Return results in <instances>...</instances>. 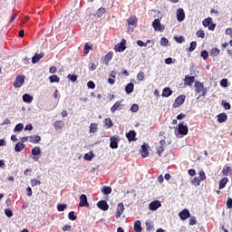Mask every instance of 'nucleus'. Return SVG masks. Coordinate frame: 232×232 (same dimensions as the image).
Returning a JSON list of instances; mask_svg holds the SVG:
<instances>
[{
    "mask_svg": "<svg viewBox=\"0 0 232 232\" xmlns=\"http://www.w3.org/2000/svg\"><path fill=\"white\" fill-rule=\"evenodd\" d=\"M177 19L179 23H182V21L186 19V13H184V9L179 8L177 10Z\"/></svg>",
    "mask_w": 232,
    "mask_h": 232,
    "instance_id": "nucleus-12",
    "label": "nucleus"
},
{
    "mask_svg": "<svg viewBox=\"0 0 232 232\" xmlns=\"http://www.w3.org/2000/svg\"><path fill=\"white\" fill-rule=\"evenodd\" d=\"M146 227H147V231H153L154 229L153 225L148 221L146 222Z\"/></svg>",
    "mask_w": 232,
    "mask_h": 232,
    "instance_id": "nucleus-55",
    "label": "nucleus"
},
{
    "mask_svg": "<svg viewBox=\"0 0 232 232\" xmlns=\"http://www.w3.org/2000/svg\"><path fill=\"white\" fill-rule=\"evenodd\" d=\"M24 148H26V145H24V143L19 141L14 146V151H16V153H19V151H23V150H24Z\"/></svg>",
    "mask_w": 232,
    "mask_h": 232,
    "instance_id": "nucleus-19",
    "label": "nucleus"
},
{
    "mask_svg": "<svg viewBox=\"0 0 232 232\" xmlns=\"http://www.w3.org/2000/svg\"><path fill=\"white\" fill-rule=\"evenodd\" d=\"M156 150H157V154L159 155V157H162V153H164V146L159 145L156 147Z\"/></svg>",
    "mask_w": 232,
    "mask_h": 232,
    "instance_id": "nucleus-38",
    "label": "nucleus"
},
{
    "mask_svg": "<svg viewBox=\"0 0 232 232\" xmlns=\"http://www.w3.org/2000/svg\"><path fill=\"white\" fill-rule=\"evenodd\" d=\"M227 208L228 209H232V198H228L227 199Z\"/></svg>",
    "mask_w": 232,
    "mask_h": 232,
    "instance_id": "nucleus-57",
    "label": "nucleus"
},
{
    "mask_svg": "<svg viewBox=\"0 0 232 232\" xmlns=\"http://www.w3.org/2000/svg\"><path fill=\"white\" fill-rule=\"evenodd\" d=\"M121 102H116L113 106L111 108V113H115V111H121Z\"/></svg>",
    "mask_w": 232,
    "mask_h": 232,
    "instance_id": "nucleus-23",
    "label": "nucleus"
},
{
    "mask_svg": "<svg viewBox=\"0 0 232 232\" xmlns=\"http://www.w3.org/2000/svg\"><path fill=\"white\" fill-rule=\"evenodd\" d=\"M124 213V203L118 204L117 211H116V218H121V216Z\"/></svg>",
    "mask_w": 232,
    "mask_h": 232,
    "instance_id": "nucleus-17",
    "label": "nucleus"
},
{
    "mask_svg": "<svg viewBox=\"0 0 232 232\" xmlns=\"http://www.w3.org/2000/svg\"><path fill=\"white\" fill-rule=\"evenodd\" d=\"M202 24L205 27L208 26V30H211L212 32L213 30H215V27L217 26V24H213V19L211 17L204 19Z\"/></svg>",
    "mask_w": 232,
    "mask_h": 232,
    "instance_id": "nucleus-2",
    "label": "nucleus"
},
{
    "mask_svg": "<svg viewBox=\"0 0 232 232\" xmlns=\"http://www.w3.org/2000/svg\"><path fill=\"white\" fill-rule=\"evenodd\" d=\"M198 175H199V180L201 182H204V180H206V172H204V170H199L198 172Z\"/></svg>",
    "mask_w": 232,
    "mask_h": 232,
    "instance_id": "nucleus-41",
    "label": "nucleus"
},
{
    "mask_svg": "<svg viewBox=\"0 0 232 232\" xmlns=\"http://www.w3.org/2000/svg\"><path fill=\"white\" fill-rule=\"evenodd\" d=\"M67 79L72 81V82H75V81H77V75H75V74H68Z\"/></svg>",
    "mask_w": 232,
    "mask_h": 232,
    "instance_id": "nucleus-53",
    "label": "nucleus"
},
{
    "mask_svg": "<svg viewBox=\"0 0 232 232\" xmlns=\"http://www.w3.org/2000/svg\"><path fill=\"white\" fill-rule=\"evenodd\" d=\"M5 213L8 218H12V217H14V212L11 208H5Z\"/></svg>",
    "mask_w": 232,
    "mask_h": 232,
    "instance_id": "nucleus-45",
    "label": "nucleus"
},
{
    "mask_svg": "<svg viewBox=\"0 0 232 232\" xmlns=\"http://www.w3.org/2000/svg\"><path fill=\"white\" fill-rule=\"evenodd\" d=\"M67 208H68V205H66V204H58L57 205V209L60 212L64 211V209H66Z\"/></svg>",
    "mask_w": 232,
    "mask_h": 232,
    "instance_id": "nucleus-43",
    "label": "nucleus"
},
{
    "mask_svg": "<svg viewBox=\"0 0 232 232\" xmlns=\"http://www.w3.org/2000/svg\"><path fill=\"white\" fill-rule=\"evenodd\" d=\"M196 48H197V42H191L188 47V52H194Z\"/></svg>",
    "mask_w": 232,
    "mask_h": 232,
    "instance_id": "nucleus-50",
    "label": "nucleus"
},
{
    "mask_svg": "<svg viewBox=\"0 0 232 232\" xmlns=\"http://www.w3.org/2000/svg\"><path fill=\"white\" fill-rule=\"evenodd\" d=\"M134 231L135 232H142V223L140 220L135 221L134 223Z\"/></svg>",
    "mask_w": 232,
    "mask_h": 232,
    "instance_id": "nucleus-29",
    "label": "nucleus"
},
{
    "mask_svg": "<svg viewBox=\"0 0 232 232\" xmlns=\"http://www.w3.org/2000/svg\"><path fill=\"white\" fill-rule=\"evenodd\" d=\"M79 206L81 208H90V204L88 203V197L85 194H82L80 196V203Z\"/></svg>",
    "mask_w": 232,
    "mask_h": 232,
    "instance_id": "nucleus-8",
    "label": "nucleus"
},
{
    "mask_svg": "<svg viewBox=\"0 0 232 232\" xmlns=\"http://www.w3.org/2000/svg\"><path fill=\"white\" fill-rule=\"evenodd\" d=\"M87 86H88V88H90L91 90H94V88H95V82L90 81V82H87Z\"/></svg>",
    "mask_w": 232,
    "mask_h": 232,
    "instance_id": "nucleus-60",
    "label": "nucleus"
},
{
    "mask_svg": "<svg viewBox=\"0 0 232 232\" xmlns=\"http://www.w3.org/2000/svg\"><path fill=\"white\" fill-rule=\"evenodd\" d=\"M31 185H32V187L34 188V186H39V185H41V181L40 180H38V179H32L31 180Z\"/></svg>",
    "mask_w": 232,
    "mask_h": 232,
    "instance_id": "nucleus-56",
    "label": "nucleus"
},
{
    "mask_svg": "<svg viewBox=\"0 0 232 232\" xmlns=\"http://www.w3.org/2000/svg\"><path fill=\"white\" fill-rule=\"evenodd\" d=\"M97 206L99 209H102V211H108L110 209V205H108V202L106 200H101L97 203Z\"/></svg>",
    "mask_w": 232,
    "mask_h": 232,
    "instance_id": "nucleus-11",
    "label": "nucleus"
},
{
    "mask_svg": "<svg viewBox=\"0 0 232 232\" xmlns=\"http://www.w3.org/2000/svg\"><path fill=\"white\" fill-rule=\"evenodd\" d=\"M130 111H132L133 113H137V111H139V105L138 104H132L130 106Z\"/></svg>",
    "mask_w": 232,
    "mask_h": 232,
    "instance_id": "nucleus-52",
    "label": "nucleus"
},
{
    "mask_svg": "<svg viewBox=\"0 0 232 232\" xmlns=\"http://www.w3.org/2000/svg\"><path fill=\"white\" fill-rule=\"evenodd\" d=\"M105 14H106V8H104V7H100L98 9V11L96 12L97 17H102V15Z\"/></svg>",
    "mask_w": 232,
    "mask_h": 232,
    "instance_id": "nucleus-34",
    "label": "nucleus"
},
{
    "mask_svg": "<svg viewBox=\"0 0 232 232\" xmlns=\"http://www.w3.org/2000/svg\"><path fill=\"white\" fill-rule=\"evenodd\" d=\"M29 140L30 142H32V144H38V142H41V136L36 135V136H30L29 137Z\"/></svg>",
    "mask_w": 232,
    "mask_h": 232,
    "instance_id": "nucleus-27",
    "label": "nucleus"
},
{
    "mask_svg": "<svg viewBox=\"0 0 232 232\" xmlns=\"http://www.w3.org/2000/svg\"><path fill=\"white\" fill-rule=\"evenodd\" d=\"M202 181L200 180V179H198V177H194L192 179H191V184H192V186H196V188L197 187H198V186H200V183H201Z\"/></svg>",
    "mask_w": 232,
    "mask_h": 232,
    "instance_id": "nucleus-33",
    "label": "nucleus"
},
{
    "mask_svg": "<svg viewBox=\"0 0 232 232\" xmlns=\"http://www.w3.org/2000/svg\"><path fill=\"white\" fill-rule=\"evenodd\" d=\"M114 50L120 53L124 52L126 50V40L122 39L121 43L114 46Z\"/></svg>",
    "mask_w": 232,
    "mask_h": 232,
    "instance_id": "nucleus-9",
    "label": "nucleus"
},
{
    "mask_svg": "<svg viewBox=\"0 0 232 232\" xmlns=\"http://www.w3.org/2000/svg\"><path fill=\"white\" fill-rule=\"evenodd\" d=\"M148 148H150V145H148V144H143L141 146V157L143 159H146V157H148V155H150V151H148Z\"/></svg>",
    "mask_w": 232,
    "mask_h": 232,
    "instance_id": "nucleus-18",
    "label": "nucleus"
},
{
    "mask_svg": "<svg viewBox=\"0 0 232 232\" xmlns=\"http://www.w3.org/2000/svg\"><path fill=\"white\" fill-rule=\"evenodd\" d=\"M195 93L200 95L199 97H206L208 95V88L204 87V82H195Z\"/></svg>",
    "mask_w": 232,
    "mask_h": 232,
    "instance_id": "nucleus-1",
    "label": "nucleus"
},
{
    "mask_svg": "<svg viewBox=\"0 0 232 232\" xmlns=\"http://www.w3.org/2000/svg\"><path fill=\"white\" fill-rule=\"evenodd\" d=\"M144 77H146V74L144 73V72H140L138 74H137V79L139 81H144Z\"/></svg>",
    "mask_w": 232,
    "mask_h": 232,
    "instance_id": "nucleus-51",
    "label": "nucleus"
},
{
    "mask_svg": "<svg viewBox=\"0 0 232 232\" xmlns=\"http://www.w3.org/2000/svg\"><path fill=\"white\" fill-rule=\"evenodd\" d=\"M168 43H169V41H168V39L166 37H162L160 39V44L161 46H168Z\"/></svg>",
    "mask_w": 232,
    "mask_h": 232,
    "instance_id": "nucleus-54",
    "label": "nucleus"
},
{
    "mask_svg": "<svg viewBox=\"0 0 232 232\" xmlns=\"http://www.w3.org/2000/svg\"><path fill=\"white\" fill-rule=\"evenodd\" d=\"M174 39L176 43H179V44H181V43H184V41H186L184 36H175Z\"/></svg>",
    "mask_w": 232,
    "mask_h": 232,
    "instance_id": "nucleus-47",
    "label": "nucleus"
},
{
    "mask_svg": "<svg viewBox=\"0 0 232 232\" xmlns=\"http://www.w3.org/2000/svg\"><path fill=\"white\" fill-rule=\"evenodd\" d=\"M232 171V168L227 166V165H225L223 167V169H222V173L225 177H227L229 175V173H231Z\"/></svg>",
    "mask_w": 232,
    "mask_h": 232,
    "instance_id": "nucleus-30",
    "label": "nucleus"
},
{
    "mask_svg": "<svg viewBox=\"0 0 232 232\" xmlns=\"http://www.w3.org/2000/svg\"><path fill=\"white\" fill-rule=\"evenodd\" d=\"M200 56L204 59V61H208V57H209V53H208V51H201Z\"/></svg>",
    "mask_w": 232,
    "mask_h": 232,
    "instance_id": "nucleus-44",
    "label": "nucleus"
},
{
    "mask_svg": "<svg viewBox=\"0 0 232 232\" xmlns=\"http://www.w3.org/2000/svg\"><path fill=\"white\" fill-rule=\"evenodd\" d=\"M193 82H195V76H185V86H193Z\"/></svg>",
    "mask_w": 232,
    "mask_h": 232,
    "instance_id": "nucleus-16",
    "label": "nucleus"
},
{
    "mask_svg": "<svg viewBox=\"0 0 232 232\" xmlns=\"http://www.w3.org/2000/svg\"><path fill=\"white\" fill-rule=\"evenodd\" d=\"M227 121V114L226 112H222L218 115V122L222 123Z\"/></svg>",
    "mask_w": 232,
    "mask_h": 232,
    "instance_id": "nucleus-21",
    "label": "nucleus"
},
{
    "mask_svg": "<svg viewBox=\"0 0 232 232\" xmlns=\"http://www.w3.org/2000/svg\"><path fill=\"white\" fill-rule=\"evenodd\" d=\"M23 128H24V125H23V123H18L15 125L14 131H22Z\"/></svg>",
    "mask_w": 232,
    "mask_h": 232,
    "instance_id": "nucleus-46",
    "label": "nucleus"
},
{
    "mask_svg": "<svg viewBox=\"0 0 232 232\" xmlns=\"http://www.w3.org/2000/svg\"><path fill=\"white\" fill-rule=\"evenodd\" d=\"M172 94H173V91H171L169 87H166L163 89L162 97H170V95Z\"/></svg>",
    "mask_w": 232,
    "mask_h": 232,
    "instance_id": "nucleus-26",
    "label": "nucleus"
},
{
    "mask_svg": "<svg viewBox=\"0 0 232 232\" xmlns=\"http://www.w3.org/2000/svg\"><path fill=\"white\" fill-rule=\"evenodd\" d=\"M110 77H111V78L108 79L109 84H111V85L115 84V77H117V72L111 71L110 72Z\"/></svg>",
    "mask_w": 232,
    "mask_h": 232,
    "instance_id": "nucleus-20",
    "label": "nucleus"
},
{
    "mask_svg": "<svg viewBox=\"0 0 232 232\" xmlns=\"http://www.w3.org/2000/svg\"><path fill=\"white\" fill-rule=\"evenodd\" d=\"M89 70H91V72H93V71L97 70V64H95L93 63H91L89 64Z\"/></svg>",
    "mask_w": 232,
    "mask_h": 232,
    "instance_id": "nucleus-59",
    "label": "nucleus"
},
{
    "mask_svg": "<svg viewBox=\"0 0 232 232\" xmlns=\"http://www.w3.org/2000/svg\"><path fill=\"white\" fill-rule=\"evenodd\" d=\"M197 224V218L195 217L190 218L189 226H195Z\"/></svg>",
    "mask_w": 232,
    "mask_h": 232,
    "instance_id": "nucleus-61",
    "label": "nucleus"
},
{
    "mask_svg": "<svg viewBox=\"0 0 232 232\" xmlns=\"http://www.w3.org/2000/svg\"><path fill=\"white\" fill-rule=\"evenodd\" d=\"M23 101H24V102L30 103L34 101V97L30 94L25 93V94L23 95Z\"/></svg>",
    "mask_w": 232,
    "mask_h": 232,
    "instance_id": "nucleus-31",
    "label": "nucleus"
},
{
    "mask_svg": "<svg viewBox=\"0 0 232 232\" xmlns=\"http://www.w3.org/2000/svg\"><path fill=\"white\" fill-rule=\"evenodd\" d=\"M129 26H137L138 19L137 17H130L127 19Z\"/></svg>",
    "mask_w": 232,
    "mask_h": 232,
    "instance_id": "nucleus-28",
    "label": "nucleus"
},
{
    "mask_svg": "<svg viewBox=\"0 0 232 232\" xmlns=\"http://www.w3.org/2000/svg\"><path fill=\"white\" fill-rule=\"evenodd\" d=\"M54 126V130H63V128H64V121H56L53 123Z\"/></svg>",
    "mask_w": 232,
    "mask_h": 232,
    "instance_id": "nucleus-22",
    "label": "nucleus"
},
{
    "mask_svg": "<svg viewBox=\"0 0 232 232\" xmlns=\"http://www.w3.org/2000/svg\"><path fill=\"white\" fill-rule=\"evenodd\" d=\"M188 131L189 129H188L187 125H184V121L179 123L178 133H179V135H187Z\"/></svg>",
    "mask_w": 232,
    "mask_h": 232,
    "instance_id": "nucleus-7",
    "label": "nucleus"
},
{
    "mask_svg": "<svg viewBox=\"0 0 232 232\" xmlns=\"http://www.w3.org/2000/svg\"><path fill=\"white\" fill-rule=\"evenodd\" d=\"M196 35L197 37H200L201 39H204V37H206V34L203 30L197 31Z\"/></svg>",
    "mask_w": 232,
    "mask_h": 232,
    "instance_id": "nucleus-48",
    "label": "nucleus"
},
{
    "mask_svg": "<svg viewBox=\"0 0 232 232\" xmlns=\"http://www.w3.org/2000/svg\"><path fill=\"white\" fill-rule=\"evenodd\" d=\"M160 206H162L160 201L156 200V201H152L150 204L149 208H150V211H157V209H159V208H160Z\"/></svg>",
    "mask_w": 232,
    "mask_h": 232,
    "instance_id": "nucleus-14",
    "label": "nucleus"
},
{
    "mask_svg": "<svg viewBox=\"0 0 232 232\" xmlns=\"http://www.w3.org/2000/svg\"><path fill=\"white\" fill-rule=\"evenodd\" d=\"M68 218H69V220H72V221L77 220V216H75V212L74 211H71L68 214Z\"/></svg>",
    "mask_w": 232,
    "mask_h": 232,
    "instance_id": "nucleus-42",
    "label": "nucleus"
},
{
    "mask_svg": "<svg viewBox=\"0 0 232 232\" xmlns=\"http://www.w3.org/2000/svg\"><path fill=\"white\" fill-rule=\"evenodd\" d=\"M23 84H24V76L18 75L15 78V81L14 82L13 85L14 88H21Z\"/></svg>",
    "mask_w": 232,
    "mask_h": 232,
    "instance_id": "nucleus-6",
    "label": "nucleus"
},
{
    "mask_svg": "<svg viewBox=\"0 0 232 232\" xmlns=\"http://www.w3.org/2000/svg\"><path fill=\"white\" fill-rule=\"evenodd\" d=\"M32 155H34V157H36V155H41V147H34L32 149Z\"/></svg>",
    "mask_w": 232,
    "mask_h": 232,
    "instance_id": "nucleus-35",
    "label": "nucleus"
},
{
    "mask_svg": "<svg viewBox=\"0 0 232 232\" xmlns=\"http://www.w3.org/2000/svg\"><path fill=\"white\" fill-rule=\"evenodd\" d=\"M186 101V95L181 94L178 98H176L173 108H179V106H182Z\"/></svg>",
    "mask_w": 232,
    "mask_h": 232,
    "instance_id": "nucleus-3",
    "label": "nucleus"
},
{
    "mask_svg": "<svg viewBox=\"0 0 232 232\" xmlns=\"http://www.w3.org/2000/svg\"><path fill=\"white\" fill-rule=\"evenodd\" d=\"M43 57H44V53H35L32 57L33 64H37V63H39L41 61V59H43Z\"/></svg>",
    "mask_w": 232,
    "mask_h": 232,
    "instance_id": "nucleus-15",
    "label": "nucleus"
},
{
    "mask_svg": "<svg viewBox=\"0 0 232 232\" xmlns=\"http://www.w3.org/2000/svg\"><path fill=\"white\" fill-rule=\"evenodd\" d=\"M113 58V52H109L105 56H104V61L108 63L111 61Z\"/></svg>",
    "mask_w": 232,
    "mask_h": 232,
    "instance_id": "nucleus-36",
    "label": "nucleus"
},
{
    "mask_svg": "<svg viewBox=\"0 0 232 232\" xmlns=\"http://www.w3.org/2000/svg\"><path fill=\"white\" fill-rule=\"evenodd\" d=\"M137 44H138V46H141V47L142 46H144V47L148 46V43H144L141 40H138Z\"/></svg>",
    "mask_w": 232,
    "mask_h": 232,
    "instance_id": "nucleus-63",
    "label": "nucleus"
},
{
    "mask_svg": "<svg viewBox=\"0 0 232 232\" xmlns=\"http://www.w3.org/2000/svg\"><path fill=\"white\" fill-rule=\"evenodd\" d=\"M152 27L156 32H164V26H162V24H160V20L159 18L152 22Z\"/></svg>",
    "mask_w": 232,
    "mask_h": 232,
    "instance_id": "nucleus-5",
    "label": "nucleus"
},
{
    "mask_svg": "<svg viewBox=\"0 0 232 232\" xmlns=\"http://www.w3.org/2000/svg\"><path fill=\"white\" fill-rule=\"evenodd\" d=\"M179 217L181 220H188L191 217V213L188 209L185 208L179 213Z\"/></svg>",
    "mask_w": 232,
    "mask_h": 232,
    "instance_id": "nucleus-10",
    "label": "nucleus"
},
{
    "mask_svg": "<svg viewBox=\"0 0 232 232\" xmlns=\"http://www.w3.org/2000/svg\"><path fill=\"white\" fill-rule=\"evenodd\" d=\"M111 187H104L102 192L104 195H110L111 193Z\"/></svg>",
    "mask_w": 232,
    "mask_h": 232,
    "instance_id": "nucleus-49",
    "label": "nucleus"
},
{
    "mask_svg": "<svg viewBox=\"0 0 232 232\" xmlns=\"http://www.w3.org/2000/svg\"><path fill=\"white\" fill-rule=\"evenodd\" d=\"M98 124L97 123H91L90 124V133H95L98 130Z\"/></svg>",
    "mask_w": 232,
    "mask_h": 232,
    "instance_id": "nucleus-37",
    "label": "nucleus"
},
{
    "mask_svg": "<svg viewBox=\"0 0 232 232\" xmlns=\"http://www.w3.org/2000/svg\"><path fill=\"white\" fill-rule=\"evenodd\" d=\"M227 182H229V179L227 178H223L219 180V189H224V188H226V185L227 184Z\"/></svg>",
    "mask_w": 232,
    "mask_h": 232,
    "instance_id": "nucleus-25",
    "label": "nucleus"
},
{
    "mask_svg": "<svg viewBox=\"0 0 232 232\" xmlns=\"http://www.w3.org/2000/svg\"><path fill=\"white\" fill-rule=\"evenodd\" d=\"M135 88V85L131 82L128 83L125 87V92L128 95H130V93H133V90Z\"/></svg>",
    "mask_w": 232,
    "mask_h": 232,
    "instance_id": "nucleus-24",
    "label": "nucleus"
},
{
    "mask_svg": "<svg viewBox=\"0 0 232 232\" xmlns=\"http://www.w3.org/2000/svg\"><path fill=\"white\" fill-rule=\"evenodd\" d=\"M62 231L66 232V231H72V226L70 225H64L62 228Z\"/></svg>",
    "mask_w": 232,
    "mask_h": 232,
    "instance_id": "nucleus-58",
    "label": "nucleus"
},
{
    "mask_svg": "<svg viewBox=\"0 0 232 232\" xmlns=\"http://www.w3.org/2000/svg\"><path fill=\"white\" fill-rule=\"evenodd\" d=\"M110 140V148H111V150H117V148H119V140H121L119 136H111Z\"/></svg>",
    "mask_w": 232,
    "mask_h": 232,
    "instance_id": "nucleus-4",
    "label": "nucleus"
},
{
    "mask_svg": "<svg viewBox=\"0 0 232 232\" xmlns=\"http://www.w3.org/2000/svg\"><path fill=\"white\" fill-rule=\"evenodd\" d=\"M49 81L50 82H59L61 79L57 75L53 74L49 77Z\"/></svg>",
    "mask_w": 232,
    "mask_h": 232,
    "instance_id": "nucleus-39",
    "label": "nucleus"
},
{
    "mask_svg": "<svg viewBox=\"0 0 232 232\" xmlns=\"http://www.w3.org/2000/svg\"><path fill=\"white\" fill-rule=\"evenodd\" d=\"M104 124L107 128H111V126H113V122L111 121V119H110V118H106L104 120Z\"/></svg>",
    "mask_w": 232,
    "mask_h": 232,
    "instance_id": "nucleus-40",
    "label": "nucleus"
},
{
    "mask_svg": "<svg viewBox=\"0 0 232 232\" xmlns=\"http://www.w3.org/2000/svg\"><path fill=\"white\" fill-rule=\"evenodd\" d=\"M225 34H226L227 35H230V37L232 38V29H231V28H227V29L225 30Z\"/></svg>",
    "mask_w": 232,
    "mask_h": 232,
    "instance_id": "nucleus-64",
    "label": "nucleus"
},
{
    "mask_svg": "<svg viewBox=\"0 0 232 232\" xmlns=\"http://www.w3.org/2000/svg\"><path fill=\"white\" fill-rule=\"evenodd\" d=\"M220 84L223 88H227V79L221 80Z\"/></svg>",
    "mask_w": 232,
    "mask_h": 232,
    "instance_id": "nucleus-62",
    "label": "nucleus"
},
{
    "mask_svg": "<svg viewBox=\"0 0 232 232\" xmlns=\"http://www.w3.org/2000/svg\"><path fill=\"white\" fill-rule=\"evenodd\" d=\"M137 132L135 130H130L126 134V138L128 139L129 142H135L137 140Z\"/></svg>",
    "mask_w": 232,
    "mask_h": 232,
    "instance_id": "nucleus-13",
    "label": "nucleus"
},
{
    "mask_svg": "<svg viewBox=\"0 0 232 232\" xmlns=\"http://www.w3.org/2000/svg\"><path fill=\"white\" fill-rule=\"evenodd\" d=\"M220 54V49L218 48H212L210 51V57H217Z\"/></svg>",
    "mask_w": 232,
    "mask_h": 232,
    "instance_id": "nucleus-32",
    "label": "nucleus"
}]
</instances>
